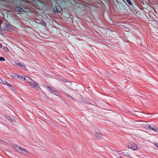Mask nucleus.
<instances>
[{
	"label": "nucleus",
	"instance_id": "nucleus-1",
	"mask_svg": "<svg viewBox=\"0 0 158 158\" xmlns=\"http://www.w3.org/2000/svg\"><path fill=\"white\" fill-rule=\"evenodd\" d=\"M15 149L17 151L26 157H28L30 155V152L27 151L25 149L22 148L18 145H15L14 147Z\"/></svg>",
	"mask_w": 158,
	"mask_h": 158
},
{
	"label": "nucleus",
	"instance_id": "nucleus-2",
	"mask_svg": "<svg viewBox=\"0 0 158 158\" xmlns=\"http://www.w3.org/2000/svg\"><path fill=\"white\" fill-rule=\"evenodd\" d=\"M30 85L32 88L35 89L37 90H39L41 89L40 87L36 82H35L33 80L31 82Z\"/></svg>",
	"mask_w": 158,
	"mask_h": 158
},
{
	"label": "nucleus",
	"instance_id": "nucleus-3",
	"mask_svg": "<svg viewBox=\"0 0 158 158\" xmlns=\"http://www.w3.org/2000/svg\"><path fill=\"white\" fill-rule=\"evenodd\" d=\"M146 129L154 131L158 133V129L154 125H148L146 126Z\"/></svg>",
	"mask_w": 158,
	"mask_h": 158
},
{
	"label": "nucleus",
	"instance_id": "nucleus-4",
	"mask_svg": "<svg viewBox=\"0 0 158 158\" xmlns=\"http://www.w3.org/2000/svg\"><path fill=\"white\" fill-rule=\"evenodd\" d=\"M53 10L55 12L60 13L61 12L62 9L60 6L58 5H57L54 6Z\"/></svg>",
	"mask_w": 158,
	"mask_h": 158
},
{
	"label": "nucleus",
	"instance_id": "nucleus-5",
	"mask_svg": "<svg viewBox=\"0 0 158 158\" xmlns=\"http://www.w3.org/2000/svg\"><path fill=\"white\" fill-rule=\"evenodd\" d=\"M95 137L97 139H102L103 137L102 135L100 133L97 132L94 135Z\"/></svg>",
	"mask_w": 158,
	"mask_h": 158
},
{
	"label": "nucleus",
	"instance_id": "nucleus-6",
	"mask_svg": "<svg viewBox=\"0 0 158 158\" xmlns=\"http://www.w3.org/2000/svg\"><path fill=\"white\" fill-rule=\"evenodd\" d=\"M24 80H25V82L27 83H29L30 84L33 81L31 78L27 76H24Z\"/></svg>",
	"mask_w": 158,
	"mask_h": 158
},
{
	"label": "nucleus",
	"instance_id": "nucleus-7",
	"mask_svg": "<svg viewBox=\"0 0 158 158\" xmlns=\"http://www.w3.org/2000/svg\"><path fill=\"white\" fill-rule=\"evenodd\" d=\"M45 88L50 90L51 93H57V92L55 90L51 88L48 86L46 85Z\"/></svg>",
	"mask_w": 158,
	"mask_h": 158
},
{
	"label": "nucleus",
	"instance_id": "nucleus-8",
	"mask_svg": "<svg viewBox=\"0 0 158 158\" xmlns=\"http://www.w3.org/2000/svg\"><path fill=\"white\" fill-rule=\"evenodd\" d=\"M12 78L15 79L17 78L18 75L14 73H11L9 75Z\"/></svg>",
	"mask_w": 158,
	"mask_h": 158
},
{
	"label": "nucleus",
	"instance_id": "nucleus-9",
	"mask_svg": "<svg viewBox=\"0 0 158 158\" xmlns=\"http://www.w3.org/2000/svg\"><path fill=\"white\" fill-rule=\"evenodd\" d=\"M130 148L134 150H136L137 149L138 147L136 144H133L131 145Z\"/></svg>",
	"mask_w": 158,
	"mask_h": 158
},
{
	"label": "nucleus",
	"instance_id": "nucleus-10",
	"mask_svg": "<svg viewBox=\"0 0 158 158\" xmlns=\"http://www.w3.org/2000/svg\"><path fill=\"white\" fill-rule=\"evenodd\" d=\"M15 10L16 11H18L19 12H23L24 11L23 9L19 6L17 7L15 9Z\"/></svg>",
	"mask_w": 158,
	"mask_h": 158
},
{
	"label": "nucleus",
	"instance_id": "nucleus-11",
	"mask_svg": "<svg viewBox=\"0 0 158 158\" xmlns=\"http://www.w3.org/2000/svg\"><path fill=\"white\" fill-rule=\"evenodd\" d=\"M122 154L125 156H126L128 157L129 156V154L128 152H122Z\"/></svg>",
	"mask_w": 158,
	"mask_h": 158
},
{
	"label": "nucleus",
	"instance_id": "nucleus-12",
	"mask_svg": "<svg viewBox=\"0 0 158 158\" xmlns=\"http://www.w3.org/2000/svg\"><path fill=\"white\" fill-rule=\"evenodd\" d=\"M17 78H19L20 80H22L23 79L24 80V76H22L19 75H18Z\"/></svg>",
	"mask_w": 158,
	"mask_h": 158
},
{
	"label": "nucleus",
	"instance_id": "nucleus-13",
	"mask_svg": "<svg viewBox=\"0 0 158 158\" xmlns=\"http://www.w3.org/2000/svg\"><path fill=\"white\" fill-rule=\"evenodd\" d=\"M3 84L7 85L8 86L10 85V84H9L7 81H4V84Z\"/></svg>",
	"mask_w": 158,
	"mask_h": 158
},
{
	"label": "nucleus",
	"instance_id": "nucleus-14",
	"mask_svg": "<svg viewBox=\"0 0 158 158\" xmlns=\"http://www.w3.org/2000/svg\"><path fill=\"white\" fill-rule=\"evenodd\" d=\"M4 50L5 51H6V52H9V49H8V48H6V47L4 48Z\"/></svg>",
	"mask_w": 158,
	"mask_h": 158
},
{
	"label": "nucleus",
	"instance_id": "nucleus-15",
	"mask_svg": "<svg viewBox=\"0 0 158 158\" xmlns=\"http://www.w3.org/2000/svg\"><path fill=\"white\" fill-rule=\"evenodd\" d=\"M5 60L4 58L2 57H0V61H5Z\"/></svg>",
	"mask_w": 158,
	"mask_h": 158
},
{
	"label": "nucleus",
	"instance_id": "nucleus-16",
	"mask_svg": "<svg viewBox=\"0 0 158 158\" xmlns=\"http://www.w3.org/2000/svg\"><path fill=\"white\" fill-rule=\"evenodd\" d=\"M127 2L129 5H131V2L130 0H126Z\"/></svg>",
	"mask_w": 158,
	"mask_h": 158
},
{
	"label": "nucleus",
	"instance_id": "nucleus-17",
	"mask_svg": "<svg viewBox=\"0 0 158 158\" xmlns=\"http://www.w3.org/2000/svg\"><path fill=\"white\" fill-rule=\"evenodd\" d=\"M66 96L70 99H73L71 96H69V95L68 94H67Z\"/></svg>",
	"mask_w": 158,
	"mask_h": 158
},
{
	"label": "nucleus",
	"instance_id": "nucleus-18",
	"mask_svg": "<svg viewBox=\"0 0 158 158\" xmlns=\"http://www.w3.org/2000/svg\"><path fill=\"white\" fill-rule=\"evenodd\" d=\"M7 118V119H10V120H11V121H15V119H13L12 120L11 119V118L9 116H8V117Z\"/></svg>",
	"mask_w": 158,
	"mask_h": 158
},
{
	"label": "nucleus",
	"instance_id": "nucleus-19",
	"mask_svg": "<svg viewBox=\"0 0 158 158\" xmlns=\"http://www.w3.org/2000/svg\"><path fill=\"white\" fill-rule=\"evenodd\" d=\"M9 86H10L12 89L14 90L15 89L14 87L12 85H11L10 84V85H9Z\"/></svg>",
	"mask_w": 158,
	"mask_h": 158
},
{
	"label": "nucleus",
	"instance_id": "nucleus-20",
	"mask_svg": "<svg viewBox=\"0 0 158 158\" xmlns=\"http://www.w3.org/2000/svg\"><path fill=\"white\" fill-rule=\"evenodd\" d=\"M0 83L2 84H4V81L1 78H0Z\"/></svg>",
	"mask_w": 158,
	"mask_h": 158
},
{
	"label": "nucleus",
	"instance_id": "nucleus-21",
	"mask_svg": "<svg viewBox=\"0 0 158 158\" xmlns=\"http://www.w3.org/2000/svg\"><path fill=\"white\" fill-rule=\"evenodd\" d=\"M15 64L17 65H20L21 66V65L20 64V63L19 62H17V63H16L15 62Z\"/></svg>",
	"mask_w": 158,
	"mask_h": 158
},
{
	"label": "nucleus",
	"instance_id": "nucleus-22",
	"mask_svg": "<svg viewBox=\"0 0 158 158\" xmlns=\"http://www.w3.org/2000/svg\"><path fill=\"white\" fill-rule=\"evenodd\" d=\"M21 67H22L23 68H26V66L24 65H21Z\"/></svg>",
	"mask_w": 158,
	"mask_h": 158
},
{
	"label": "nucleus",
	"instance_id": "nucleus-23",
	"mask_svg": "<svg viewBox=\"0 0 158 158\" xmlns=\"http://www.w3.org/2000/svg\"><path fill=\"white\" fill-rule=\"evenodd\" d=\"M119 154H122V152H121V151H118L117 152Z\"/></svg>",
	"mask_w": 158,
	"mask_h": 158
},
{
	"label": "nucleus",
	"instance_id": "nucleus-24",
	"mask_svg": "<svg viewBox=\"0 0 158 158\" xmlns=\"http://www.w3.org/2000/svg\"><path fill=\"white\" fill-rule=\"evenodd\" d=\"M155 145L158 148V143H155Z\"/></svg>",
	"mask_w": 158,
	"mask_h": 158
},
{
	"label": "nucleus",
	"instance_id": "nucleus-25",
	"mask_svg": "<svg viewBox=\"0 0 158 158\" xmlns=\"http://www.w3.org/2000/svg\"><path fill=\"white\" fill-rule=\"evenodd\" d=\"M57 93H58V92L57 93H54V94L55 95H57V96H58V95L57 94Z\"/></svg>",
	"mask_w": 158,
	"mask_h": 158
},
{
	"label": "nucleus",
	"instance_id": "nucleus-26",
	"mask_svg": "<svg viewBox=\"0 0 158 158\" xmlns=\"http://www.w3.org/2000/svg\"><path fill=\"white\" fill-rule=\"evenodd\" d=\"M2 45H1V44H0V48H2Z\"/></svg>",
	"mask_w": 158,
	"mask_h": 158
},
{
	"label": "nucleus",
	"instance_id": "nucleus-27",
	"mask_svg": "<svg viewBox=\"0 0 158 158\" xmlns=\"http://www.w3.org/2000/svg\"><path fill=\"white\" fill-rule=\"evenodd\" d=\"M3 141L1 139H0V142H2Z\"/></svg>",
	"mask_w": 158,
	"mask_h": 158
},
{
	"label": "nucleus",
	"instance_id": "nucleus-28",
	"mask_svg": "<svg viewBox=\"0 0 158 158\" xmlns=\"http://www.w3.org/2000/svg\"><path fill=\"white\" fill-rule=\"evenodd\" d=\"M64 82H66L67 81L65 79V81H64Z\"/></svg>",
	"mask_w": 158,
	"mask_h": 158
},
{
	"label": "nucleus",
	"instance_id": "nucleus-29",
	"mask_svg": "<svg viewBox=\"0 0 158 158\" xmlns=\"http://www.w3.org/2000/svg\"><path fill=\"white\" fill-rule=\"evenodd\" d=\"M118 158H121V157H118Z\"/></svg>",
	"mask_w": 158,
	"mask_h": 158
}]
</instances>
